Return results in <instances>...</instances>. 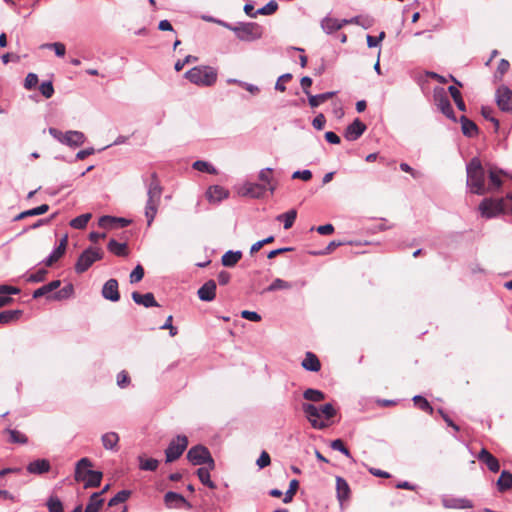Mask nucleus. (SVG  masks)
I'll use <instances>...</instances> for the list:
<instances>
[{"label": "nucleus", "instance_id": "1", "mask_svg": "<svg viewBox=\"0 0 512 512\" xmlns=\"http://www.w3.org/2000/svg\"><path fill=\"white\" fill-rule=\"evenodd\" d=\"M303 398L309 402L302 403V410L314 429L323 430L329 426L328 421L333 418L337 411L331 403L316 406L313 403L325 400V394L313 388H308L303 392Z\"/></svg>", "mask_w": 512, "mask_h": 512}, {"label": "nucleus", "instance_id": "2", "mask_svg": "<svg viewBox=\"0 0 512 512\" xmlns=\"http://www.w3.org/2000/svg\"><path fill=\"white\" fill-rule=\"evenodd\" d=\"M92 462L89 458H81L75 466L74 478L77 482H84V488H95L100 486L103 473L89 469Z\"/></svg>", "mask_w": 512, "mask_h": 512}, {"label": "nucleus", "instance_id": "3", "mask_svg": "<svg viewBox=\"0 0 512 512\" xmlns=\"http://www.w3.org/2000/svg\"><path fill=\"white\" fill-rule=\"evenodd\" d=\"M467 186L471 192L477 195H484L487 192L485 187V171L481 161L474 157L467 165Z\"/></svg>", "mask_w": 512, "mask_h": 512}, {"label": "nucleus", "instance_id": "4", "mask_svg": "<svg viewBox=\"0 0 512 512\" xmlns=\"http://www.w3.org/2000/svg\"><path fill=\"white\" fill-rule=\"evenodd\" d=\"M479 210L486 218H492L501 213H512V196L507 195L498 200L484 199L479 205Z\"/></svg>", "mask_w": 512, "mask_h": 512}, {"label": "nucleus", "instance_id": "5", "mask_svg": "<svg viewBox=\"0 0 512 512\" xmlns=\"http://www.w3.org/2000/svg\"><path fill=\"white\" fill-rule=\"evenodd\" d=\"M185 77L199 86H212L217 80V71L210 66H197L185 73Z\"/></svg>", "mask_w": 512, "mask_h": 512}, {"label": "nucleus", "instance_id": "6", "mask_svg": "<svg viewBox=\"0 0 512 512\" xmlns=\"http://www.w3.org/2000/svg\"><path fill=\"white\" fill-rule=\"evenodd\" d=\"M104 251L101 248L90 246L78 257L75 263V271L78 274L86 272L96 261L102 260Z\"/></svg>", "mask_w": 512, "mask_h": 512}, {"label": "nucleus", "instance_id": "7", "mask_svg": "<svg viewBox=\"0 0 512 512\" xmlns=\"http://www.w3.org/2000/svg\"><path fill=\"white\" fill-rule=\"evenodd\" d=\"M154 179L153 183L149 186L148 189V200L145 207V217L147 219L148 226L153 222L158 209V202L160 199V187L156 182L157 175L156 173L152 174Z\"/></svg>", "mask_w": 512, "mask_h": 512}, {"label": "nucleus", "instance_id": "8", "mask_svg": "<svg viewBox=\"0 0 512 512\" xmlns=\"http://www.w3.org/2000/svg\"><path fill=\"white\" fill-rule=\"evenodd\" d=\"M187 458L193 465L207 464L210 469L215 468V462L205 446L197 445L192 447L187 453Z\"/></svg>", "mask_w": 512, "mask_h": 512}, {"label": "nucleus", "instance_id": "9", "mask_svg": "<svg viewBox=\"0 0 512 512\" xmlns=\"http://www.w3.org/2000/svg\"><path fill=\"white\" fill-rule=\"evenodd\" d=\"M188 446V439L186 436L178 435L173 438L167 449L165 450L166 462L170 463L177 460Z\"/></svg>", "mask_w": 512, "mask_h": 512}, {"label": "nucleus", "instance_id": "10", "mask_svg": "<svg viewBox=\"0 0 512 512\" xmlns=\"http://www.w3.org/2000/svg\"><path fill=\"white\" fill-rule=\"evenodd\" d=\"M433 97H434L435 104L441 110V112L447 118L456 121V117H455L452 105L449 101V98H448L444 88H442V87L435 88Z\"/></svg>", "mask_w": 512, "mask_h": 512}, {"label": "nucleus", "instance_id": "11", "mask_svg": "<svg viewBox=\"0 0 512 512\" xmlns=\"http://www.w3.org/2000/svg\"><path fill=\"white\" fill-rule=\"evenodd\" d=\"M242 41H252L262 35L261 27L256 23H247L233 29Z\"/></svg>", "mask_w": 512, "mask_h": 512}, {"label": "nucleus", "instance_id": "12", "mask_svg": "<svg viewBox=\"0 0 512 512\" xmlns=\"http://www.w3.org/2000/svg\"><path fill=\"white\" fill-rule=\"evenodd\" d=\"M498 107L505 112L512 111V91L506 86H500L496 91Z\"/></svg>", "mask_w": 512, "mask_h": 512}, {"label": "nucleus", "instance_id": "13", "mask_svg": "<svg viewBox=\"0 0 512 512\" xmlns=\"http://www.w3.org/2000/svg\"><path fill=\"white\" fill-rule=\"evenodd\" d=\"M118 281L114 278L107 280L102 287V297L111 302H117L120 299V293L118 289Z\"/></svg>", "mask_w": 512, "mask_h": 512}, {"label": "nucleus", "instance_id": "14", "mask_svg": "<svg viewBox=\"0 0 512 512\" xmlns=\"http://www.w3.org/2000/svg\"><path fill=\"white\" fill-rule=\"evenodd\" d=\"M164 501L169 508H192L191 504L181 494L175 492H167Z\"/></svg>", "mask_w": 512, "mask_h": 512}, {"label": "nucleus", "instance_id": "15", "mask_svg": "<svg viewBox=\"0 0 512 512\" xmlns=\"http://www.w3.org/2000/svg\"><path fill=\"white\" fill-rule=\"evenodd\" d=\"M131 223V220L123 217L105 215L99 218L98 224L102 228H124Z\"/></svg>", "mask_w": 512, "mask_h": 512}, {"label": "nucleus", "instance_id": "16", "mask_svg": "<svg viewBox=\"0 0 512 512\" xmlns=\"http://www.w3.org/2000/svg\"><path fill=\"white\" fill-rule=\"evenodd\" d=\"M50 469V461L44 458L35 459L26 466L27 472L34 475H42L48 473Z\"/></svg>", "mask_w": 512, "mask_h": 512}, {"label": "nucleus", "instance_id": "17", "mask_svg": "<svg viewBox=\"0 0 512 512\" xmlns=\"http://www.w3.org/2000/svg\"><path fill=\"white\" fill-rule=\"evenodd\" d=\"M366 125L359 119H355L345 130V138L349 141L357 140L366 130Z\"/></svg>", "mask_w": 512, "mask_h": 512}, {"label": "nucleus", "instance_id": "18", "mask_svg": "<svg viewBox=\"0 0 512 512\" xmlns=\"http://www.w3.org/2000/svg\"><path fill=\"white\" fill-rule=\"evenodd\" d=\"M216 288V282L214 280H209L198 289V297L202 301L210 302L215 299Z\"/></svg>", "mask_w": 512, "mask_h": 512}, {"label": "nucleus", "instance_id": "19", "mask_svg": "<svg viewBox=\"0 0 512 512\" xmlns=\"http://www.w3.org/2000/svg\"><path fill=\"white\" fill-rule=\"evenodd\" d=\"M477 458L480 462L484 463L490 471L496 473L500 470L499 461L487 449L482 448Z\"/></svg>", "mask_w": 512, "mask_h": 512}, {"label": "nucleus", "instance_id": "20", "mask_svg": "<svg viewBox=\"0 0 512 512\" xmlns=\"http://www.w3.org/2000/svg\"><path fill=\"white\" fill-rule=\"evenodd\" d=\"M133 301L138 304V305H142L146 308H150V307H158L159 304L158 302L156 301L153 293H145V294H141L137 291H134L132 292V295H131Z\"/></svg>", "mask_w": 512, "mask_h": 512}, {"label": "nucleus", "instance_id": "21", "mask_svg": "<svg viewBox=\"0 0 512 512\" xmlns=\"http://www.w3.org/2000/svg\"><path fill=\"white\" fill-rule=\"evenodd\" d=\"M86 141V137L83 132L76 131V130H70L66 132V137L64 140V145H67L69 147H79L83 145Z\"/></svg>", "mask_w": 512, "mask_h": 512}, {"label": "nucleus", "instance_id": "22", "mask_svg": "<svg viewBox=\"0 0 512 512\" xmlns=\"http://www.w3.org/2000/svg\"><path fill=\"white\" fill-rule=\"evenodd\" d=\"M266 190L267 188L264 184L246 183L242 188V193L252 198H261L264 196Z\"/></svg>", "mask_w": 512, "mask_h": 512}, {"label": "nucleus", "instance_id": "23", "mask_svg": "<svg viewBox=\"0 0 512 512\" xmlns=\"http://www.w3.org/2000/svg\"><path fill=\"white\" fill-rule=\"evenodd\" d=\"M301 366L307 371L318 372L321 369V362L316 354L313 352H306Z\"/></svg>", "mask_w": 512, "mask_h": 512}, {"label": "nucleus", "instance_id": "24", "mask_svg": "<svg viewBox=\"0 0 512 512\" xmlns=\"http://www.w3.org/2000/svg\"><path fill=\"white\" fill-rule=\"evenodd\" d=\"M119 435L116 432H107L101 436V442L106 450L118 451Z\"/></svg>", "mask_w": 512, "mask_h": 512}, {"label": "nucleus", "instance_id": "25", "mask_svg": "<svg viewBox=\"0 0 512 512\" xmlns=\"http://www.w3.org/2000/svg\"><path fill=\"white\" fill-rule=\"evenodd\" d=\"M206 196L210 202H220L228 197V192L223 187L215 185L209 187Z\"/></svg>", "mask_w": 512, "mask_h": 512}, {"label": "nucleus", "instance_id": "26", "mask_svg": "<svg viewBox=\"0 0 512 512\" xmlns=\"http://www.w3.org/2000/svg\"><path fill=\"white\" fill-rule=\"evenodd\" d=\"M337 498L340 502L346 501L350 497V487L342 477L336 478Z\"/></svg>", "mask_w": 512, "mask_h": 512}, {"label": "nucleus", "instance_id": "27", "mask_svg": "<svg viewBox=\"0 0 512 512\" xmlns=\"http://www.w3.org/2000/svg\"><path fill=\"white\" fill-rule=\"evenodd\" d=\"M259 180L268 185L271 194L277 188V181L273 177V170L271 168L262 169L259 173Z\"/></svg>", "mask_w": 512, "mask_h": 512}, {"label": "nucleus", "instance_id": "28", "mask_svg": "<svg viewBox=\"0 0 512 512\" xmlns=\"http://www.w3.org/2000/svg\"><path fill=\"white\" fill-rule=\"evenodd\" d=\"M61 285V281L60 280H53L51 282H49L48 284H45L41 287H39L38 289H36L34 292H33V298L34 299H38L42 296H45V295H48L49 293L57 290Z\"/></svg>", "mask_w": 512, "mask_h": 512}, {"label": "nucleus", "instance_id": "29", "mask_svg": "<svg viewBox=\"0 0 512 512\" xmlns=\"http://www.w3.org/2000/svg\"><path fill=\"white\" fill-rule=\"evenodd\" d=\"M109 252L118 257H126L128 255V246L126 243H119L115 239H110L107 244Z\"/></svg>", "mask_w": 512, "mask_h": 512}, {"label": "nucleus", "instance_id": "30", "mask_svg": "<svg viewBox=\"0 0 512 512\" xmlns=\"http://www.w3.org/2000/svg\"><path fill=\"white\" fill-rule=\"evenodd\" d=\"M73 294H74V286H73L72 283H68L63 288H61L60 290L56 291L54 294L49 295L48 299H52V300H56V301H61V300H64V299H69L70 297L73 296Z\"/></svg>", "mask_w": 512, "mask_h": 512}, {"label": "nucleus", "instance_id": "31", "mask_svg": "<svg viewBox=\"0 0 512 512\" xmlns=\"http://www.w3.org/2000/svg\"><path fill=\"white\" fill-rule=\"evenodd\" d=\"M49 210L48 204H42L38 207L26 210L15 216L14 221L22 220L26 217L38 216L46 213Z\"/></svg>", "mask_w": 512, "mask_h": 512}, {"label": "nucleus", "instance_id": "32", "mask_svg": "<svg viewBox=\"0 0 512 512\" xmlns=\"http://www.w3.org/2000/svg\"><path fill=\"white\" fill-rule=\"evenodd\" d=\"M462 132L465 136L474 137L478 134L477 125L465 116L460 118Z\"/></svg>", "mask_w": 512, "mask_h": 512}, {"label": "nucleus", "instance_id": "33", "mask_svg": "<svg viewBox=\"0 0 512 512\" xmlns=\"http://www.w3.org/2000/svg\"><path fill=\"white\" fill-rule=\"evenodd\" d=\"M103 503L104 499L101 498V493H92L84 512H99Z\"/></svg>", "mask_w": 512, "mask_h": 512}, {"label": "nucleus", "instance_id": "34", "mask_svg": "<svg viewBox=\"0 0 512 512\" xmlns=\"http://www.w3.org/2000/svg\"><path fill=\"white\" fill-rule=\"evenodd\" d=\"M139 468L144 471H156L159 467V461L155 458H145L143 455L138 456Z\"/></svg>", "mask_w": 512, "mask_h": 512}, {"label": "nucleus", "instance_id": "35", "mask_svg": "<svg viewBox=\"0 0 512 512\" xmlns=\"http://www.w3.org/2000/svg\"><path fill=\"white\" fill-rule=\"evenodd\" d=\"M23 314L22 310H6L0 312V324H8L17 321Z\"/></svg>", "mask_w": 512, "mask_h": 512}, {"label": "nucleus", "instance_id": "36", "mask_svg": "<svg viewBox=\"0 0 512 512\" xmlns=\"http://www.w3.org/2000/svg\"><path fill=\"white\" fill-rule=\"evenodd\" d=\"M497 487L500 492H504L512 488V474L508 471H502L497 480Z\"/></svg>", "mask_w": 512, "mask_h": 512}, {"label": "nucleus", "instance_id": "37", "mask_svg": "<svg viewBox=\"0 0 512 512\" xmlns=\"http://www.w3.org/2000/svg\"><path fill=\"white\" fill-rule=\"evenodd\" d=\"M241 257L242 253L240 251H228L222 256V265L226 267H233L238 263Z\"/></svg>", "mask_w": 512, "mask_h": 512}, {"label": "nucleus", "instance_id": "38", "mask_svg": "<svg viewBox=\"0 0 512 512\" xmlns=\"http://www.w3.org/2000/svg\"><path fill=\"white\" fill-rule=\"evenodd\" d=\"M344 26V20L340 21L335 18H326L322 21V28L327 33H333Z\"/></svg>", "mask_w": 512, "mask_h": 512}, {"label": "nucleus", "instance_id": "39", "mask_svg": "<svg viewBox=\"0 0 512 512\" xmlns=\"http://www.w3.org/2000/svg\"><path fill=\"white\" fill-rule=\"evenodd\" d=\"M211 469L208 467H201L197 470V475L202 484L208 486L210 489H215L216 485L210 479V471Z\"/></svg>", "mask_w": 512, "mask_h": 512}, {"label": "nucleus", "instance_id": "40", "mask_svg": "<svg viewBox=\"0 0 512 512\" xmlns=\"http://www.w3.org/2000/svg\"><path fill=\"white\" fill-rule=\"evenodd\" d=\"M296 217H297V212H296V210L292 209V210H289L286 213L278 215L277 216V220L278 221H283L284 222V229L288 230V229H290L293 226Z\"/></svg>", "mask_w": 512, "mask_h": 512}, {"label": "nucleus", "instance_id": "41", "mask_svg": "<svg viewBox=\"0 0 512 512\" xmlns=\"http://www.w3.org/2000/svg\"><path fill=\"white\" fill-rule=\"evenodd\" d=\"M335 95V92H326L318 95H309V104L311 107H317Z\"/></svg>", "mask_w": 512, "mask_h": 512}, {"label": "nucleus", "instance_id": "42", "mask_svg": "<svg viewBox=\"0 0 512 512\" xmlns=\"http://www.w3.org/2000/svg\"><path fill=\"white\" fill-rule=\"evenodd\" d=\"M91 217L90 213L81 214L70 221V226L74 229H84Z\"/></svg>", "mask_w": 512, "mask_h": 512}, {"label": "nucleus", "instance_id": "43", "mask_svg": "<svg viewBox=\"0 0 512 512\" xmlns=\"http://www.w3.org/2000/svg\"><path fill=\"white\" fill-rule=\"evenodd\" d=\"M46 506L49 512H64L63 503L56 495H51L48 498Z\"/></svg>", "mask_w": 512, "mask_h": 512}, {"label": "nucleus", "instance_id": "44", "mask_svg": "<svg viewBox=\"0 0 512 512\" xmlns=\"http://www.w3.org/2000/svg\"><path fill=\"white\" fill-rule=\"evenodd\" d=\"M413 402L420 410L427 412L430 415L434 413L433 407L430 405L426 398L417 395L413 397Z\"/></svg>", "mask_w": 512, "mask_h": 512}, {"label": "nucleus", "instance_id": "45", "mask_svg": "<svg viewBox=\"0 0 512 512\" xmlns=\"http://www.w3.org/2000/svg\"><path fill=\"white\" fill-rule=\"evenodd\" d=\"M130 495H131V491H129V490H121L114 497H112L109 500L108 506L109 507H113V506H116V505H118L120 503H124L125 501L128 500Z\"/></svg>", "mask_w": 512, "mask_h": 512}, {"label": "nucleus", "instance_id": "46", "mask_svg": "<svg viewBox=\"0 0 512 512\" xmlns=\"http://www.w3.org/2000/svg\"><path fill=\"white\" fill-rule=\"evenodd\" d=\"M40 48L42 49H51V50H54L56 56L58 57H64L65 53H66V47L63 43L61 42H54V43H46V44H42L40 46Z\"/></svg>", "mask_w": 512, "mask_h": 512}, {"label": "nucleus", "instance_id": "47", "mask_svg": "<svg viewBox=\"0 0 512 512\" xmlns=\"http://www.w3.org/2000/svg\"><path fill=\"white\" fill-rule=\"evenodd\" d=\"M6 432L9 434V441L12 443L26 444L28 441V438L18 430L8 428Z\"/></svg>", "mask_w": 512, "mask_h": 512}, {"label": "nucleus", "instance_id": "48", "mask_svg": "<svg viewBox=\"0 0 512 512\" xmlns=\"http://www.w3.org/2000/svg\"><path fill=\"white\" fill-rule=\"evenodd\" d=\"M192 167L195 170L200 171V172H206L209 174H217V170L210 163H208L206 161H202V160L195 161L193 163Z\"/></svg>", "mask_w": 512, "mask_h": 512}, {"label": "nucleus", "instance_id": "49", "mask_svg": "<svg viewBox=\"0 0 512 512\" xmlns=\"http://www.w3.org/2000/svg\"><path fill=\"white\" fill-rule=\"evenodd\" d=\"M299 488V482L296 479H293L289 483V489L285 493V497L283 499L284 503H290L293 500L297 490Z\"/></svg>", "mask_w": 512, "mask_h": 512}, {"label": "nucleus", "instance_id": "50", "mask_svg": "<svg viewBox=\"0 0 512 512\" xmlns=\"http://www.w3.org/2000/svg\"><path fill=\"white\" fill-rule=\"evenodd\" d=\"M489 182H490V185L487 189V191H491L493 189H498L501 187L502 185V180L500 178V172H496V171H490L489 172Z\"/></svg>", "mask_w": 512, "mask_h": 512}, {"label": "nucleus", "instance_id": "51", "mask_svg": "<svg viewBox=\"0 0 512 512\" xmlns=\"http://www.w3.org/2000/svg\"><path fill=\"white\" fill-rule=\"evenodd\" d=\"M292 286L289 282L287 281H284L280 278H277L275 279L271 285H269L267 288H266V291L268 292H273V291H276V290H281V289H290Z\"/></svg>", "mask_w": 512, "mask_h": 512}, {"label": "nucleus", "instance_id": "52", "mask_svg": "<svg viewBox=\"0 0 512 512\" xmlns=\"http://www.w3.org/2000/svg\"><path fill=\"white\" fill-rule=\"evenodd\" d=\"M509 68V61L506 59H501L494 74L495 78L501 80L502 77L508 72Z\"/></svg>", "mask_w": 512, "mask_h": 512}, {"label": "nucleus", "instance_id": "53", "mask_svg": "<svg viewBox=\"0 0 512 512\" xmlns=\"http://www.w3.org/2000/svg\"><path fill=\"white\" fill-rule=\"evenodd\" d=\"M48 271L44 268L39 269L35 273L30 274L27 277V281L31 283H40L43 282L46 279Z\"/></svg>", "mask_w": 512, "mask_h": 512}, {"label": "nucleus", "instance_id": "54", "mask_svg": "<svg viewBox=\"0 0 512 512\" xmlns=\"http://www.w3.org/2000/svg\"><path fill=\"white\" fill-rule=\"evenodd\" d=\"M40 93L47 99L51 98L54 94V87L51 81H44L39 86Z\"/></svg>", "mask_w": 512, "mask_h": 512}, {"label": "nucleus", "instance_id": "55", "mask_svg": "<svg viewBox=\"0 0 512 512\" xmlns=\"http://www.w3.org/2000/svg\"><path fill=\"white\" fill-rule=\"evenodd\" d=\"M144 277V269L143 267L138 264L134 269L133 271L130 273V283L131 284H134V283H138L140 282Z\"/></svg>", "mask_w": 512, "mask_h": 512}, {"label": "nucleus", "instance_id": "56", "mask_svg": "<svg viewBox=\"0 0 512 512\" xmlns=\"http://www.w3.org/2000/svg\"><path fill=\"white\" fill-rule=\"evenodd\" d=\"M278 9V4L275 1L268 2L265 6L257 10L258 15H272Z\"/></svg>", "mask_w": 512, "mask_h": 512}, {"label": "nucleus", "instance_id": "57", "mask_svg": "<svg viewBox=\"0 0 512 512\" xmlns=\"http://www.w3.org/2000/svg\"><path fill=\"white\" fill-rule=\"evenodd\" d=\"M481 114L486 120L493 122L495 130L497 131L499 128V121L493 117V109L490 107H482Z\"/></svg>", "mask_w": 512, "mask_h": 512}, {"label": "nucleus", "instance_id": "58", "mask_svg": "<svg viewBox=\"0 0 512 512\" xmlns=\"http://www.w3.org/2000/svg\"><path fill=\"white\" fill-rule=\"evenodd\" d=\"M331 448L342 452L347 457H351L350 451L348 450V448L345 446L344 442L341 439H336L332 441Z\"/></svg>", "mask_w": 512, "mask_h": 512}, {"label": "nucleus", "instance_id": "59", "mask_svg": "<svg viewBox=\"0 0 512 512\" xmlns=\"http://www.w3.org/2000/svg\"><path fill=\"white\" fill-rule=\"evenodd\" d=\"M20 293V289L10 285H0V296L17 295Z\"/></svg>", "mask_w": 512, "mask_h": 512}, {"label": "nucleus", "instance_id": "60", "mask_svg": "<svg viewBox=\"0 0 512 512\" xmlns=\"http://www.w3.org/2000/svg\"><path fill=\"white\" fill-rule=\"evenodd\" d=\"M129 383H130V377L126 371L122 370L121 372H119L117 374V385L120 388L123 389V388L127 387Z\"/></svg>", "mask_w": 512, "mask_h": 512}, {"label": "nucleus", "instance_id": "61", "mask_svg": "<svg viewBox=\"0 0 512 512\" xmlns=\"http://www.w3.org/2000/svg\"><path fill=\"white\" fill-rule=\"evenodd\" d=\"M38 84V76L35 73H28L25 78L24 87L28 90H31L36 87Z\"/></svg>", "mask_w": 512, "mask_h": 512}, {"label": "nucleus", "instance_id": "62", "mask_svg": "<svg viewBox=\"0 0 512 512\" xmlns=\"http://www.w3.org/2000/svg\"><path fill=\"white\" fill-rule=\"evenodd\" d=\"M241 317L249 321L258 322L261 320V316L254 311L244 310L241 312Z\"/></svg>", "mask_w": 512, "mask_h": 512}, {"label": "nucleus", "instance_id": "63", "mask_svg": "<svg viewBox=\"0 0 512 512\" xmlns=\"http://www.w3.org/2000/svg\"><path fill=\"white\" fill-rule=\"evenodd\" d=\"M270 463H271L270 455L266 451H262V453L260 454V457L257 460V465L260 468H264V467L270 465Z\"/></svg>", "mask_w": 512, "mask_h": 512}, {"label": "nucleus", "instance_id": "64", "mask_svg": "<svg viewBox=\"0 0 512 512\" xmlns=\"http://www.w3.org/2000/svg\"><path fill=\"white\" fill-rule=\"evenodd\" d=\"M326 118L323 114H318L312 121V125L317 130H322L325 126Z\"/></svg>", "mask_w": 512, "mask_h": 512}]
</instances>
